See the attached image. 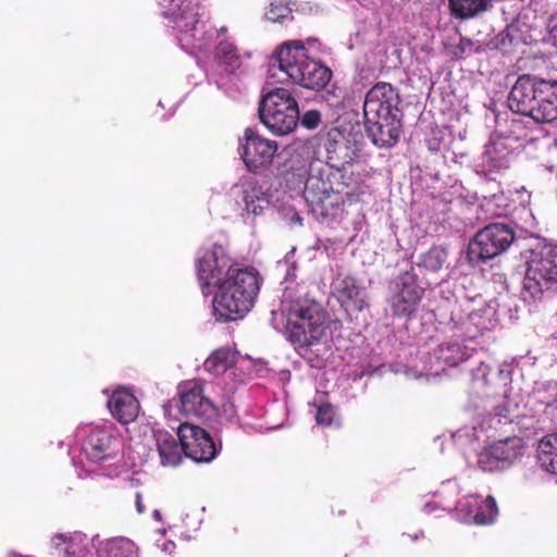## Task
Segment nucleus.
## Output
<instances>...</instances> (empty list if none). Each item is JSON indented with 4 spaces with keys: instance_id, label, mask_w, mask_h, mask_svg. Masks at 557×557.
I'll return each instance as SVG.
<instances>
[{
    "instance_id": "28",
    "label": "nucleus",
    "mask_w": 557,
    "mask_h": 557,
    "mask_svg": "<svg viewBox=\"0 0 557 557\" xmlns=\"http://www.w3.org/2000/svg\"><path fill=\"white\" fill-rule=\"evenodd\" d=\"M237 362V356L231 348H220L214 350L203 362L207 372L219 376L224 374Z\"/></svg>"
},
{
    "instance_id": "23",
    "label": "nucleus",
    "mask_w": 557,
    "mask_h": 557,
    "mask_svg": "<svg viewBox=\"0 0 557 557\" xmlns=\"http://www.w3.org/2000/svg\"><path fill=\"white\" fill-rule=\"evenodd\" d=\"M156 446L163 467H176L182 461L183 449L180 440L166 432L154 433Z\"/></svg>"
},
{
    "instance_id": "20",
    "label": "nucleus",
    "mask_w": 557,
    "mask_h": 557,
    "mask_svg": "<svg viewBox=\"0 0 557 557\" xmlns=\"http://www.w3.org/2000/svg\"><path fill=\"white\" fill-rule=\"evenodd\" d=\"M117 440L104 428L97 426L90 431L85 444L84 450L94 462H100L110 459L115 455Z\"/></svg>"
},
{
    "instance_id": "11",
    "label": "nucleus",
    "mask_w": 557,
    "mask_h": 557,
    "mask_svg": "<svg viewBox=\"0 0 557 557\" xmlns=\"http://www.w3.org/2000/svg\"><path fill=\"white\" fill-rule=\"evenodd\" d=\"M388 304L394 317H411L418 309L423 288L418 285L417 276L408 271L399 273L389 285Z\"/></svg>"
},
{
    "instance_id": "25",
    "label": "nucleus",
    "mask_w": 557,
    "mask_h": 557,
    "mask_svg": "<svg viewBox=\"0 0 557 557\" xmlns=\"http://www.w3.org/2000/svg\"><path fill=\"white\" fill-rule=\"evenodd\" d=\"M467 506H473L475 508L474 512H469V523L488 525L495 521L498 515L496 500L491 495H488L484 500L476 496H469L467 497Z\"/></svg>"
},
{
    "instance_id": "40",
    "label": "nucleus",
    "mask_w": 557,
    "mask_h": 557,
    "mask_svg": "<svg viewBox=\"0 0 557 557\" xmlns=\"http://www.w3.org/2000/svg\"><path fill=\"white\" fill-rule=\"evenodd\" d=\"M428 149L432 152H438L442 148V139L437 136L435 132L432 133V136L426 138L425 140Z\"/></svg>"
},
{
    "instance_id": "36",
    "label": "nucleus",
    "mask_w": 557,
    "mask_h": 557,
    "mask_svg": "<svg viewBox=\"0 0 557 557\" xmlns=\"http://www.w3.org/2000/svg\"><path fill=\"white\" fill-rule=\"evenodd\" d=\"M265 17L268 21L273 23H283L287 20H292L293 15L292 10L288 7L282 4L281 2H271L265 13Z\"/></svg>"
},
{
    "instance_id": "39",
    "label": "nucleus",
    "mask_w": 557,
    "mask_h": 557,
    "mask_svg": "<svg viewBox=\"0 0 557 557\" xmlns=\"http://www.w3.org/2000/svg\"><path fill=\"white\" fill-rule=\"evenodd\" d=\"M440 497L451 496L457 497L459 495V487L456 481H447L442 484L441 490L437 492Z\"/></svg>"
},
{
    "instance_id": "2",
    "label": "nucleus",
    "mask_w": 557,
    "mask_h": 557,
    "mask_svg": "<svg viewBox=\"0 0 557 557\" xmlns=\"http://www.w3.org/2000/svg\"><path fill=\"white\" fill-rule=\"evenodd\" d=\"M508 107L537 123L557 120V81L524 74L518 77L509 96Z\"/></svg>"
},
{
    "instance_id": "5",
    "label": "nucleus",
    "mask_w": 557,
    "mask_h": 557,
    "mask_svg": "<svg viewBox=\"0 0 557 557\" xmlns=\"http://www.w3.org/2000/svg\"><path fill=\"white\" fill-rule=\"evenodd\" d=\"M258 112L262 124L276 135L292 133L299 122L297 100L288 89L282 87L262 96Z\"/></svg>"
},
{
    "instance_id": "17",
    "label": "nucleus",
    "mask_w": 557,
    "mask_h": 557,
    "mask_svg": "<svg viewBox=\"0 0 557 557\" xmlns=\"http://www.w3.org/2000/svg\"><path fill=\"white\" fill-rule=\"evenodd\" d=\"M314 147V139H307L295 144L288 158L281 165L280 175L289 189H301L302 185H305V177L306 175L308 176L309 165L301 156L310 153Z\"/></svg>"
},
{
    "instance_id": "43",
    "label": "nucleus",
    "mask_w": 557,
    "mask_h": 557,
    "mask_svg": "<svg viewBox=\"0 0 557 557\" xmlns=\"http://www.w3.org/2000/svg\"><path fill=\"white\" fill-rule=\"evenodd\" d=\"M459 509L460 511H465V520L467 522H469V512L472 511L474 512L475 511V508L473 506H467V498L462 502V503H459Z\"/></svg>"
},
{
    "instance_id": "41",
    "label": "nucleus",
    "mask_w": 557,
    "mask_h": 557,
    "mask_svg": "<svg viewBox=\"0 0 557 557\" xmlns=\"http://www.w3.org/2000/svg\"><path fill=\"white\" fill-rule=\"evenodd\" d=\"M548 28L549 35L554 40L555 46H557V14L550 17Z\"/></svg>"
},
{
    "instance_id": "33",
    "label": "nucleus",
    "mask_w": 557,
    "mask_h": 557,
    "mask_svg": "<svg viewBox=\"0 0 557 557\" xmlns=\"http://www.w3.org/2000/svg\"><path fill=\"white\" fill-rule=\"evenodd\" d=\"M104 554V557H138L136 545L125 537L109 541Z\"/></svg>"
},
{
    "instance_id": "7",
    "label": "nucleus",
    "mask_w": 557,
    "mask_h": 557,
    "mask_svg": "<svg viewBox=\"0 0 557 557\" xmlns=\"http://www.w3.org/2000/svg\"><path fill=\"white\" fill-rule=\"evenodd\" d=\"M523 288L534 299L557 289V245L544 244L531 251Z\"/></svg>"
},
{
    "instance_id": "4",
    "label": "nucleus",
    "mask_w": 557,
    "mask_h": 557,
    "mask_svg": "<svg viewBox=\"0 0 557 557\" xmlns=\"http://www.w3.org/2000/svg\"><path fill=\"white\" fill-rule=\"evenodd\" d=\"M278 69L293 83L311 90L324 89L332 78V71L319 61L310 59L302 41L284 42L275 53Z\"/></svg>"
},
{
    "instance_id": "29",
    "label": "nucleus",
    "mask_w": 557,
    "mask_h": 557,
    "mask_svg": "<svg viewBox=\"0 0 557 557\" xmlns=\"http://www.w3.org/2000/svg\"><path fill=\"white\" fill-rule=\"evenodd\" d=\"M537 459L541 467L557 474V433L544 436L537 445Z\"/></svg>"
},
{
    "instance_id": "34",
    "label": "nucleus",
    "mask_w": 557,
    "mask_h": 557,
    "mask_svg": "<svg viewBox=\"0 0 557 557\" xmlns=\"http://www.w3.org/2000/svg\"><path fill=\"white\" fill-rule=\"evenodd\" d=\"M447 261V251L441 246L431 247L425 253L421 255L419 265L435 272L443 268Z\"/></svg>"
},
{
    "instance_id": "42",
    "label": "nucleus",
    "mask_w": 557,
    "mask_h": 557,
    "mask_svg": "<svg viewBox=\"0 0 557 557\" xmlns=\"http://www.w3.org/2000/svg\"><path fill=\"white\" fill-rule=\"evenodd\" d=\"M143 498H144V492L137 491L135 493V506H136V510H137L138 513H144L145 512V506H144V503H143Z\"/></svg>"
},
{
    "instance_id": "16",
    "label": "nucleus",
    "mask_w": 557,
    "mask_h": 557,
    "mask_svg": "<svg viewBox=\"0 0 557 557\" xmlns=\"http://www.w3.org/2000/svg\"><path fill=\"white\" fill-rule=\"evenodd\" d=\"M237 267L222 251L207 250L196 262L197 278L202 292L210 286L220 288L231 270Z\"/></svg>"
},
{
    "instance_id": "3",
    "label": "nucleus",
    "mask_w": 557,
    "mask_h": 557,
    "mask_svg": "<svg viewBox=\"0 0 557 557\" xmlns=\"http://www.w3.org/2000/svg\"><path fill=\"white\" fill-rule=\"evenodd\" d=\"M287 338L296 352L310 359L313 347L320 345L326 330V317L322 306L309 298L293 301L287 308Z\"/></svg>"
},
{
    "instance_id": "10",
    "label": "nucleus",
    "mask_w": 557,
    "mask_h": 557,
    "mask_svg": "<svg viewBox=\"0 0 557 557\" xmlns=\"http://www.w3.org/2000/svg\"><path fill=\"white\" fill-rule=\"evenodd\" d=\"M524 449V441L519 436L494 441L476 454L478 468L485 472L507 469L522 457Z\"/></svg>"
},
{
    "instance_id": "18",
    "label": "nucleus",
    "mask_w": 557,
    "mask_h": 557,
    "mask_svg": "<svg viewBox=\"0 0 557 557\" xmlns=\"http://www.w3.org/2000/svg\"><path fill=\"white\" fill-rule=\"evenodd\" d=\"M401 119L403 116L364 117L367 136L376 147H393L397 144L403 129Z\"/></svg>"
},
{
    "instance_id": "12",
    "label": "nucleus",
    "mask_w": 557,
    "mask_h": 557,
    "mask_svg": "<svg viewBox=\"0 0 557 557\" xmlns=\"http://www.w3.org/2000/svg\"><path fill=\"white\" fill-rule=\"evenodd\" d=\"M177 437L184 455L196 462H210L218 454V448L210 434L202 428L189 422L181 423Z\"/></svg>"
},
{
    "instance_id": "31",
    "label": "nucleus",
    "mask_w": 557,
    "mask_h": 557,
    "mask_svg": "<svg viewBox=\"0 0 557 557\" xmlns=\"http://www.w3.org/2000/svg\"><path fill=\"white\" fill-rule=\"evenodd\" d=\"M448 4L454 16L467 20L486 11L488 0H448Z\"/></svg>"
},
{
    "instance_id": "35",
    "label": "nucleus",
    "mask_w": 557,
    "mask_h": 557,
    "mask_svg": "<svg viewBox=\"0 0 557 557\" xmlns=\"http://www.w3.org/2000/svg\"><path fill=\"white\" fill-rule=\"evenodd\" d=\"M438 352V358L451 367L459 364L467 358L465 348L458 342H447L440 345Z\"/></svg>"
},
{
    "instance_id": "9",
    "label": "nucleus",
    "mask_w": 557,
    "mask_h": 557,
    "mask_svg": "<svg viewBox=\"0 0 557 557\" xmlns=\"http://www.w3.org/2000/svg\"><path fill=\"white\" fill-rule=\"evenodd\" d=\"M515 240L513 230L504 223H492L480 230L468 245V258L486 262L505 252Z\"/></svg>"
},
{
    "instance_id": "44",
    "label": "nucleus",
    "mask_w": 557,
    "mask_h": 557,
    "mask_svg": "<svg viewBox=\"0 0 557 557\" xmlns=\"http://www.w3.org/2000/svg\"><path fill=\"white\" fill-rule=\"evenodd\" d=\"M227 32V28L225 26H222L220 29H219V33H225Z\"/></svg>"
},
{
    "instance_id": "13",
    "label": "nucleus",
    "mask_w": 557,
    "mask_h": 557,
    "mask_svg": "<svg viewBox=\"0 0 557 557\" xmlns=\"http://www.w3.org/2000/svg\"><path fill=\"white\" fill-rule=\"evenodd\" d=\"M400 95L397 88L386 82H377L367 92L363 102V117L403 116Z\"/></svg>"
},
{
    "instance_id": "1",
    "label": "nucleus",
    "mask_w": 557,
    "mask_h": 557,
    "mask_svg": "<svg viewBox=\"0 0 557 557\" xmlns=\"http://www.w3.org/2000/svg\"><path fill=\"white\" fill-rule=\"evenodd\" d=\"M262 285L260 273L253 268L237 267L220 286L213 298V312L218 321L242 320L255 307Z\"/></svg>"
},
{
    "instance_id": "24",
    "label": "nucleus",
    "mask_w": 557,
    "mask_h": 557,
    "mask_svg": "<svg viewBox=\"0 0 557 557\" xmlns=\"http://www.w3.org/2000/svg\"><path fill=\"white\" fill-rule=\"evenodd\" d=\"M334 137L331 133L327 136L325 143L326 162L329 166L337 168L342 165H350L354 161L356 153L350 148L349 141L345 139L341 134H336Z\"/></svg>"
},
{
    "instance_id": "21",
    "label": "nucleus",
    "mask_w": 557,
    "mask_h": 557,
    "mask_svg": "<svg viewBox=\"0 0 557 557\" xmlns=\"http://www.w3.org/2000/svg\"><path fill=\"white\" fill-rule=\"evenodd\" d=\"M107 407L112 417L122 424L134 421L139 411L137 398L125 388L114 391L108 399Z\"/></svg>"
},
{
    "instance_id": "38",
    "label": "nucleus",
    "mask_w": 557,
    "mask_h": 557,
    "mask_svg": "<svg viewBox=\"0 0 557 557\" xmlns=\"http://www.w3.org/2000/svg\"><path fill=\"white\" fill-rule=\"evenodd\" d=\"M301 125L308 129H314L321 123V113L318 110H309L299 117Z\"/></svg>"
},
{
    "instance_id": "22",
    "label": "nucleus",
    "mask_w": 557,
    "mask_h": 557,
    "mask_svg": "<svg viewBox=\"0 0 557 557\" xmlns=\"http://www.w3.org/2000/svg\"><path fill=\"white\" fill-rule=\"evenodd\" d=\"M234 188L239 190L248 213L259 215L269 207V198L257 180L252 177L242 178Z\"/></svg>"
},
{
    "instance_id": "37",
    "label": "nucleus",
    "mask_w": 557,
    "mask_h": 557,
    "mask_svg": "<svg viewBox=\"0 0 557 557\" xmlns=\"http://www.w3.org/2000/svg\"><path fill=\"white\" fill-rule=\"evenodd\" d=\"M334 418V410L331 405L325 404L321 405L317 409L315 420L317 423L323 426H329L332 424Z\"/></svg>"
},
{
    "instance_id": "27",
    "label": "nucleus",
    "mask_w": 557,
    "mask_h": 557,
    "mask_svg": "<svg viewBox=\"0 0 557 557\" xmlns=\"http://www.w3.org/2000/svg\"><path fill=\"white\" fill-rule=\"evenodd\" d=\"M215 60L226 72L235 74L243 65L237 47L227 39L221 40L215 48Z\"/></svg>"
},
{
    "instance_id": "19",
    "label": "nucleus",
    "mask_w": 557,
    "mask_h": 557,
    "mask_svg": "<svg viewBox=\"0 0 557 557\" xmlns=\"http://www.w3.org/2000/svg\"><path fill=\"white\" fill-rule=\"evenodd\" d=\"M335 296L347 312H360L369 306L364 287L357 284L352 276H346L335 284Z\"/></svg>"
},
{
    "instance_id": "30",
    "label": "nucleus",
    "mask_w": 557,
    "mask_h": 557,
    "mask_svg": "<svg viewBox=\"0 0 557 557\" xmlns=\"http://www.w3.org/2000/svg\"><path fill=\"white\" fill-rule=\"evenodd\" d=\"M483 164L490 170L500 171L509 166L508 152L505 144L490 141L483 152Z\"/></svg>"
},
{
    "instance_id": "14",
    "label": "nucleus",
    "mask_w": 557,
    "mask_h": 557,
    "mask_svg": "<svg viewBox=\"0 0 557 557\" xmlns=\"http://www.w3.org/2000/svg\"><path fill=\"white\" fill-rule=\"evenodd\" d=\"M180 411L186 418L211 419L216 413L213 401L205 395L203 383L199 380L182 382L177 387Z\"/></svg>"
},
{
    "instance_id": "6",
    "label": "nucleus",
    "mask_w": 557,
    "mask_h": 557,
    "mask_svg": "<svg viewBox=\"0 0 557 557\" xmlns=\"http://www.w3.org/2000/svg\"><path fill=\"white\" fill-rule=\"evenodd\" d=\"M160 15L177 32V39L183 47L202 50L207 44L198 37L199 1L198 0H158Z\"/></svg>"
},
{
    "instance_id": "15",
    "label": "nucleus",
    "mask_w": 557,
    "mask_h": 557,
    "mask_svg": "<svg viewBox=\"0 0 557 557\" xmlns=\"http://www.w3.org/2000/svg\"><path fill=\"white\" fill-rule=\"evenodd\" d=\"M244 137L243 161L249 172L261 174L272 164L277 151V144L274 140L261 138L250 128L245 131Z\"/></svg>"
},
{
    "instance_id": "32",
    "label": "nucleus",
    "mask_w": 557,
    "mask_h": 557,
    "mask_svg": "<svg viewBox=\"0 0 557 557\" xmlns=\"http://www.w3.org/2000/svg\"><path fill=\"white\" fill-rule=\"evenodd\" d=\"M332 178L338 184V191L336 195L345 193L350 194L358 187V177L355 173L346 165L332 168Z\"/></svg>"
},
{
    "instance_id": "8",
    "label": "nucleus",
    "mask_w": 557,
    "mask_h": 557,
    "mask_svg": "<svg viewBox=\"0 0 557 557\" xmlns=\"http://www.w3.org/2000/svg\"><path fill=\"white\" fill-rule=\"evenodd\" d=\"M338 191V184L332 178V166L323 161L314 159L309 163L308 176L304 185V197L311 210L326 215L329 209L338 206L333 195Z\"/></svg>"
},
{
    "instance_id": "26",
    "label": "nucleus",
    "mask_w": 557,
    "mask_h": 557,
    "mask_svg": "<svg viewBox=\"0 0 557 557\" xmlns=\"http://www.w3.org/2000/svg\"><path fill=\"white\" fill-rule=\"evenodd\" d=\"M51 543L57 557H92L79 536L55 534Z\"/></svg>"
}]
</instances>
